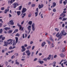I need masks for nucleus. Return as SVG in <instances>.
<instances>
[{
	"label": "nucleus",
	"mask_w": 67,
	"mask_h": 67,
	"mask_svg": "<svg viewBox=\"0 0 67 67\" xmlns=\"http://www.w3.org/2000/svg\"><path fill=\"white\" fill-rule=\"evenodd\" d=\"M13 41V40L9 39L7 40V42H4V44L3 45L4 46L7 47L8 44L10 45L11 43Z\"/></svg>",
	"instance_id": "nucleus-1"
},
{
	"label": "nucleus",
	"mask_w": 67,
	"mask_h": 67,
	"mask_svg": "<svg viewBox=\"0 0 67 67\" xmlns=\"http://www.w3.org/2000/svg\"><path fill=\"white\" fill-rule=\"evenodd\" d=\"M59 34V32H58L57 34L56 35V37H58V38H59V40H60V39H61V38H62V34Z\"/></svg>",
	"instance_id": "nucleus-2"
},
{
	"label": "nucleus",
	"mask_w": 67,
	"mask_h": 67,
	"mask_svg": "<svg viewBox=\"0 0 67 67\" xmlns=\"http://www.w3.org/2000/svg\"><path fill=\"white\" fill-rule=\"evenodd\" d=\"M26 53L27 55V58H29V57H30V55H31V52L30 51V50H28L27 51L25 52Z\"/></svg>",
	"instance_id": "nucleus-3"
},
{
	"label": "nucleus",
	"mask_w": 67,
	"mask_h": 67,
	"mask_svg": "<svg viewBox=\"0 0 67 67\" xmlns=\"http://www.w3.org/2000/svg\"><path fill=\"white\" fill-rule=\"evenodd\" d=\"M17 25L19 27V30H21V31H23V30H24V27H22V26L20 25L19 24V23H17Z\"/></svg>",
	"instance_id": "nucleus-4"
},
{
	"label": "nucleus",
	"mask_w": 67,
	"mask_h": 67,
	"mask_svg": "<svg viewBox=\"0 0 67 67\" xmlns=\"http://www.w3.org/2000/svg\"><path fill=\"white\" fill-rule=\"evenodd\" d=\"M13 5L14 8H15L17 6H19V4L18 3H15Z\"/></svg>",
	"instance_id": "nucleus-5"
},
{
	"label": "nucleus",
	"mask_w": 67,
	"mask_h": 67,
	"mask_svg": "<svg viewBox=\"0 0 67 67\" xmlns=\"http://www.w3.org/2000/svg\"><path fill=\"white\" fill-rule=\"evenodd\" d=\"M35 25V24L34 23H33L32 25V30L33 31H35V27H34V25Z\"/></svg>",
	"instance_id": "nucleus-6"
},
{
	"label": "nucleus",
	"mask_w": 67,
	"mask_h": 67,
	"mask_svg": "<svg viewBox=\"0 0 67 67\" xmlns=\"http://www.w3.org/2000/svg\"><path fill=\"white\" fill-rule=\"evenodd\" d=\"M27 28L29 31V33H30L31 32V25L29 26Z\"/></svg>",
	"instance_id": "nucleus-7"
},
{
	"label": "nucleus",
	"mask_w": 67,
	"mask_h": 67,
	"mask_svg": "<svg viewBox=\"0 0 67 67\" xmlns=\"http://www.w3.org/2000/svg\"><path fill=\"white\" fill-rule=\"evenodd\" d=\"M60 16H62V18H64V17H65V16H66V14H64L63 13H62V14H60Z\"/></svg>",
	"instance_id": "nucleus-8"
},
{
	"label": "nucleus",
	"mask_w": 67,
	"mask_h": 67,
	"mask_svg": "<svg viewBox=\"0 0 67 67\" xmlns=\"http://www.w3.org/2000/svg\"><path fill=\"white\" fill-rule=\"evenodd\" d=\"M43 4H42L41 5V4H39L38 7L39 8V9H41V8H42L43 7Z\"/></svg>",
	"instance_id": "nucleus-9"
},
{
	"label": "nucleus",
	"mask_w": 67,
	"mask_h": 67,
	"mask_svg": "<svg viewBox=\"0 0 67 67\" xmlns=\"http://www.w3.org/2000/svg\"><path fill=\"white\" fill-rule=\"evenodd\" d=\"M9 22L10 23V25H13L14 24V23L13 21V20H11L9 21Z\"/></svg>",
	"instance_id": "nucleus-10"
},
{
	"label": "nucleus",
	"mask_w": 67,
	"mask_h": 67,
	"mask_svg": "<svg viewBox=\"0 0 67 67\" xmlns=\"http://www.w3.org/2000/svg\"><path fill=\"white\" fill-rule=\"evenodd\" d=\"M26 11V9L25 8H24L22 11V13H24Z\"/></svg>",
	"instance_id": "nucleus-11"
},
{
	"label": "nucleus",
	"mask_w": 67,
	"mask_h": 67,
	"mask_svg": "<svg viewBox=\"0 0 67 67\" xmlns=\"http://www.w3.org/2000/svg\"><path fill=\"white\" fill-rule=\"evenodd\" d=\"M9 8H8V10L6 9L5 10L4 13L5 14H7V12H9Z\"/></svg>",
	"instance_id": "nucleus-12"
},
{
	"label": "nucleus",
	"mask_w": 67,
	"mask_h": 67,
	"mask_svg": "<svg viewBox=\"0 0 67 67\" xmlns=\"http://www.w3.org/2000/svg\"><path fill=\"white\" fill-rule=\"evenodd\" d=\"M51 57L52 55H51V54H50L49 56V57L47 58V59H48V60H50V59H51Z\"/></svg>",
	"instance_id": "nucleus-13"
},
{
	"label": "nucleus",
	"mask_w": 67,
	"mask_h": 67,
	"mask_svg": "<svg viewBox=\"0 0 67 67\" xmlns=\"http://www.w3.org/2000/svg\"><path fill=\"white\" fill-rule=\"evenodd\" d=\"M49 40L52 42H53V41H54V40H53V38H52V36L51 35L50 36Z\"/></svg>",
	"instance_id": "nucleus-14"
},
{
	"label": "nucleus",
	"mask_w": 67,
	"mask_h": 67,
	"mask_svg": "<svg viewBox=\"0 0 67 67\" xmlns=\"http://www.w3.org/2000/svg\"><path fill=\"white\" fill-rule=\"evenodd\" d=\"M45 44H46V43L45 42H43L42 43V47H43V46H44V45H45Z\"/></svg>",
	"instance_id": "nucleus-15"
},
{
	"label": "nucleus",
	"mask_w": 67,
	"mask_h": 67,
	"mask_svg": "<svg viewBox=\"0 0 67 67\" xmlns=\"http://www.w3.org/2000/svg\"><path fill=\"white\" fill-rule=\"evenodd\" d=\"M15 39L16 43H18V40L19 38H18V37H15Z\"/></svg>",
	"instance_id": "nucleus-16"
},
{
	"label": "nucleus",
	"mask_w": 67,
	"mask_h": 67,
	"mask_svg": "<svg viewBox=\"0 0 67 67\" xmlns=\"http://www.w3.org/2000/svg\"><path fill=\"white\" fill-rule=\"evenodd\" d=\"M61 57H63L64 58V57L65 56V55L64 54H63V53H62L61 54H60V55Z\"/></svg>",
	"instance_id": "nucleus-17"
},
{
	"label": "nucleus",
	"mask_w": 67,
	"mask_h": 67,
	"mask_svg": "<svg viewBox=\"0 0 67 67\" xmlns=\"http://www.w3.org/2000/svg\"><path fill=\"white\" fill-rule=\"evenodd\" d=\"M17 13L18 15H20L21 14V11H18L17 12Z\"/></svg>",
	"instance_id": "nucleus-18"
},
{
	"label": "nucleus",
	"mask_w": 67,
	"mask_h": 67,
	"mask_svg": "<svg viewBox=\"0 0 67 67\" xmlns=\"http://www.w3.org/2000/svg\"><path fill=\"white\" fill-rule=\"evenodd\" d=\"M4 29L6 30V31H7V30H10V28L8 27H6L4 28Z\"/></svg>",
	"instance_id": "nucleus-19"
},
{
	"label": "nucleus",
	"mask_w": 67,
	"mask_h": 67,
	"mask_svg": "<svg viewBox=\"0 0 67 67\" xmlns=\"http://www.w3.org/2000/svg\"><path fill=\"white\" fill-rule=\"evenodd\" d=\"M32 22H33L32 21H29L28 24L29 25H32Z\"/></svg>",
	"instance_id": "nucleus-20"
},
{
	"label": "nucleus",
	"mask_w": 67,
	"mask_h": 67,
	"mask_svg": "<svg viewBox=\"0 0 67 67\" xmlns=\"http://www.w3.org/2000/svg\"><path fill=\"white\" fill-rule=\"evenodd\" d=\"M67 0H65V1L63 2V3L64 4V5H65L67 3Z\"/></svg>",
	"instance_id": "nucleus-21"
},
{
	"label": "nucleus",
	"mask_w": 67,
	"mask_h": 67,
	"mask_svg": "<svg viewBox=\"0 0 67 67\" xmlns=\"http://www.w3.org/2000/svg\"><path fill=\"white\" fill-rule=\"evenodd\" d=\"M12 32V30H9V31H8V34H10V33H11Z\"/></svg>",
	"instance_id": "nucleus-22"
},
{
	"label": "nucleus",
	"mask_w": 67,
	"mask_h": 67,
	"mask_svg": "<svg viewBox=\"0 0 67 67\" xmlns=\"http://www.w3.org/2000/svg\"><path fill=\"white\" fill-rule=\"evenodd\" d=\"M56 5V3H55V2H53V7H55Z\"/></svg>",
	"instance_id": "nucleus-23"
},
{
	"label": "nucleus",
	"mask_w": 67,
	"mask_h": 67,
	"mask_svg": "<svg viewBox=\"0 0 67 67\" xmlns=\"http://www.w3.org/2000/svg\"><path fill=\"white\" fill-rule=\"evenodd\" d=\"M35 16L36 17L37 15H38V12H36L35 13Z\"/></svg>",
	"instance_id": "nucleus-24"
},
{
	"label": "nucleus",
	"mask_w": 67,
	"mask_h": 67,
	"mask_svg": "<svg viewBox=\"0 0 67 67\" xmlns=\"http://www.w3.org/2000/svg\"><path fill=\"white\" fill-rule=\"evenodd\" d=\"M15 36H18V37H19V36H20V34L19 33H17L16 34Z\"/></svg>",
	"instance_id": "nucleus-25"
},
{
	"label": "nucleus",
	"mask_w": 67,
	"mask_h": 67,
	"mask_svg": "<svg viewBox=\"0 0 67 67\" xmlns=\"http://www.w3.org/2000/svg\"><path fill=\"white\" fill-rule=\"evenodd\" d=\"M67 20V18H63L62 21H66Z\"/></svg>",
	"instance_id": "nucleus-26"
},
{
	"label": "nucleus",
	"mask_w": 67,
	"mask_h": 67,
	"mask_svg": "<svg viewBox=\"0 0 67 67\" xmlns=\"http://www.w3.org/2000/svg\"><path fill=\"white\" fill-rule=\"evenodd\" d=\"M39 62L40 64H43V63L44 62L43 61H39Z\"/></svg>",
	"instance_id": "nucleus-27"
},
{
	"label": "nucleus",
	"mask_w": 67,
	"mask_h": 67,
	"mask_svg": "<svg viewBox=\"0 0 67 67\" xmlns=\"http://www.w3.org/2000/svg\"><path fill=\"white\" fill-rule=\"evenodd\" d=\"M25 50H26V48H25L24 49H22L21 50V52H24V51H25Z\"/></svg>",
	"instance_id": "nucleus-28"
},
{
	"label": "nucleus",
	"mask_w": 67,
	"mask_h": 67,
	"mask_svg": "<svg viewBox=\"0 0 67 67\" xmlns=\"http://www.w3.org/2000/svg\"><path fill=\"white\" fill-rule=\"evenodd\" d=\"M22 6L21 5L20 6H19V10H21V9H22Z\"/></svg>",
	"instance_id": "nucleus-29"
},
{
	"label": "nucleus",
	"mask_w": 67,
	"mask_h": 67,
	"mask_svg": "<svg viewBox=\"0 0 67 67\" xmlns=\"http://www.w3.org/2000/svg\"><path fill=\"white\" fill-rule=\"evenodd\" d=\"M62 34H64V33H65V30H62Z\"/></svg>",
	"instance_id": "nucleus-30"
},
{
	"label": "nucleus",
	"mask_w": 67,
	"mask_h": 67,
	"mask_svg": "<svg viewBox=\"0 0 67 67\" xmlns=\"http://www.w3.org/2000/svg\"><path fill=\"white\" fill-rule=\"evenodd\" d=\"M43 60H44V61H46V62H47V59L46 58H44L43 59Z\"/></svg>",
	"instance_id": "nucleus-31"
},
{
	"label": "nucleus",
	"mask_w": 67,
	"mask_h": 67,
	"mask_svg": "<svg viewBox=\"0 0 67 67\" xmlns=\"http://www.w3.org/2000/svg\"><path fill=\"white\" fill-rule=\"evenodd\" d=\"M3 31V30L2 29H0V33L1 34L2 33V31Z\"/></svg>",
	"instance_id": "nucleus-32"
},
{
	"label": "nucleus",
	"mask_w": 67,
	"mask_h": 67,
	"mask_svg": "<svg viewBox=\"0 0 67 67\" xmlns=\"http://www.w3.org/2000/svg\"><path fill=\"white\" fill-rule=\"evenodd\" d=\"M48 44L49 45H50L51 44V41H49V40H47V41Z\"/></svg>",
	"instance_id": "nucleus-33"
},
{
	"label": "nucleus",
	"mask_w": 67,
	"mask_h": 67,
	"mask_svg": "<svg viewBox=\"0 0 67 67\" xmlns=\"http://www.w3.org/2000/svg\"><path fill=\"white\" fill-rule=\"evenodd\" d=\"M55 30H56V31H57V32H58L59 31V29H58L57 28H55Z\"/></svg>",
	"instance_id": "nucleus-34"
},
{
	"label": "nucleus",
	"mask_w": 67,
	"mask_h": 67,
	"mask_svg": "<svg viewBox=\"0 0 67 67\" xmlns=\"http://www.w3.org/2000/svg\"><path fill=\"white\" fill-rule=\"evenodd\" d=\"M34 52H32L31 53V56L32 57L33 56V54H34Z\"/></svg>",
	"instance_id": "nucleus-35"
},
{
	"label": "nucleus",
	"mask_w": 67,
	"mask_h": 67,
	"mask_svg": "<svg viewBox=\"0 0 67 67\" xmlns=\"http://www.w3.org/2000/svg\"><path fill=\"white\" fill-rule=\"evenodd\" d=\"M31 47V46H29L26 48V49H30Z\"/></svg>",
	"instance_id": "nucleus-36"
},
{
	"label": "nucleus",
	"mask_w": 67,
	"mask_h": 67,
	"mask_svg": "<svg viewBox=\"0 0 67 67\" xmlns=\"http://www.w3.org/2000/svg\"><path fill=\"white\" fill-rule=\"evenodd\" d=\"M15 64H16V65H19V62H16Z\"/></svg>",
	"instance_id": "nucleus-37"
},
{
	"label": "nucleus",
	"mask_w": 67,
	"mask_h": 67,
	"mask_svg": "<svg viewBox=\"0 0 67 67\" xmlns=\"http://www.w3.org/2000/svg\"><path fill=\"white\" fill-rule=\"evenodd\" d=\"M31 15H32V14L30 13L29 14V15H28V17H29V18H30V17Z\"/></svg>",
	"instance_id": "nucleus-38"
},
{
	"label": "nucleus",
	"mask_w": 67,
	"mask_h": 67,
	"mask_svg": "<svg viewBox=\"0 0 67 67\" xmlns=\"http://www.w3.org/2000/svg\"><path fill=\"white\" fill-rule=\"evenodd\" d=\"M63 1V0H60V1L59 2L60 4H62V1Z\"/></svg>",
	"instance_id": "nucleus-39"
},
{
	"label": "nucleus",
	"mask_w": 67,
	"mask_h": 67,
	"mask_svg": "<svg viewBox=\"0 0 67 67\" xmlns=\"http://www.w3.org/2000/svg\"><path fill=\"white\" fill-rule=\"evenodd\" d=\"M67 34V33L64 32V34H63V35L64 36H65Z\"/></svg>",
	"instance_id": "nucleus-40"
},
{
	"label": "nucleus",
	"mask_w": 67,
	"mask_h": 67,
	"mask_svg": "<svg viewBox=\"0 0 67 67\" xmlns=\"http://www.w3.org/2000/svg\"><path fill=\"white\" fill-rule=\"evenodd\" d=\"M56 62H55V61H54V62H53V63L52 64L56 65Z\"/></svg>",
	"instance_id": "nucleus-41"
},
{
	"label": "nucleus",
	"mask_w": 67,
	"mask_h": 67,
	"mask_svg": "<svg viewBox=\"0 0 67 67\" xmlns=\"http://www.w3.org/2000/svg\"><path fill=\"white\" fill-rule=\"evenodd\" d=\"M53 11L54 12H55L56 11V9L54 8L53 9Z\"/></svg>",
	"instance_id": "nucleus-42"
},
{
	"label": "nucleus",
	"mask_w": 67,
	"mask_h": 67,
	"mask_svg": "<svg viewBox=\"0 0 67 67\" xmlns=\"http://www.w3.org/2000/svg\"><path fill=\"white\" fill-rule=\"evenodd\" d=\"M15 58V56H14V55H13V56L12 57L11 59H13V58Z\"/></svg>",
	"instance_id": "nucleus-43"
},
{
	"label": "nucleus",
	"mask_w": 67,
	"mask_h": 67,
	"mask_svg": "<svg viewBox=\"0 0 67 67\" xmlns=\"http://www.w3.org/2000/svg\"><path fill=\"white\" fill-rule=\"evenodd\" d=\"M5 38L4 37H2V40L3 41V40H4V39H5Z\"/></svg>",
	"instance_id": "nucleus-44"
},
{
	"label": "nucleus",
	"mask_w": 67,
	"mask_h": 67,
	"mask_svg": "<svg viewBox=\"0 0 67 67\" xmlns=\"http://www.w3.org/2000/svg\"><path fill=\"white\" fill-rule=\"evenodd\" d=\"M34 48H35V46H32V50H33V49H34Z\"/></svg>",
	"instance_id": "nucleus-45"
},
{
	"label": "nucleus",
	"mask_w": 67,
	"mask_h": 67,
	"mask_svg": "<svg viewBox=\"0 0 67 67\" xmlns=\"http://www.w3.org/2000/svg\"><path fill=\"white\" fill-rule=\"evenodd\" d=\"M18 29H16L14 31L15 33H16L17 32H18Z\"/></svg>",
	"instance_id": "nucleus-46"
},
{
	"label": "nucleus",
	"mask_w": 67,
	"mask_h": 67,
	"mask_svg": "<svg viewBox=\"0 0 67 67\" xmlns=\"http://www.w3.org/2000/svg\"><path fill=\"white\" fill-rule=\"evenodd\" d=\"M14 55H15V56L16 57H17V56H18V53L15 54H14Z\"/></svg>",
	"instance_id": "nucleus-47"
},
{
	"label": "nucleus",
	"mask_w": 67,
	"mask_h": 67,
	"mask_svg": "<svg viewBox=\"0 0 67 67\" xmlns=\"http://www.w3.org/2000/svg\"><path fill=\"white\" fill-rule=\"evenodd\" d=\"M1 10H4V7H2L1 8Z\"/></svg>",
	"instance_id": "nucleus-48"
},
{
	"label": "nucleus",
	"mask_w": 67,
	"mask_h": 67,
	"mask_svg": "<svg viewBox=\"0 0 67 67\" xmlns=\"http://www.w3.org/2000/svg\"><path fill=\"white\" fill-rule=\"evenodd\" d=\"M65 48H63V49L62 51V52H65Z\"/></svg>",
	"instance_id": "nucleus-49"
},
{
	"label": "nucleus",
	"mask_w": 67,
	"mask_h": 67,
	"mask_svg": "<svg viewBox=\"0 0 67 67\" xmlns=\"http://www.w3.org/2000/svg\"><path fill=\"white\" fill-rule=\"evenodd\" d=\"M16 44V42H14L13 44V46H14V45H15Z\"/></svg>",
	"instance_id": "nucleus-50"
},
{
	"label": "nucleus",
	"mask_w": 67,
	"mask_h": 67,
	"mask_svg": "<svg viewBox=\"0 0 67 67\" xmlns=\"http://www.w3.org/2000/svg\"><path fill=\"white\" fill-rule=\"evenodd\" d=\"M37 60V58H35L34 59V61H36V60Z\"/></svg>",
	"instance_id": "nucleus-51"
},
{
	"label": "nucleus",
	"mask_w": 67,
	"mask_h": 67,
	"mask_svg": "<svg viewBox=\"0 0 67 67\" xmlns=\"http://www.w3.org/2000/svg\"><path fill=\"white\" fill-rule=\"evenodd\" d=\"M31 5L32 7H34L35 6V4H32Z\"/></svg>",
	"instance_id": "nucleus-52"
},
{
	"label": "nucleus",
	"mask_w": 67,
	"mask_h": 67,
	"mask_svg": "<svg viewBox=\"0 0 67 67\" xmlns=\"http://www.w3.org/2000/svg\"><path fill=\"white\" fill-rule=\"evenodd\" d=\"M4 52V50L3 49L2 51V53H3Z\"/></svg>",
	"instance_id": "nucleus-53"
},
{
	"label": "nucleus",
	"mask_w": 67,
	"mask_h": 67,
	"mask_svg": "<svg viewBox=\"0 0 67 67\" xmlns=\"http://www.w3.org/2000/svg\"><path fill=\"white\" fill-rule=\"evenodd\" d=\"M21 48L22 49H24V48H24V46H23L21 47Z\"/></svg>",
	"instance_id": "nucleus-54"
},
{
	"label": "nucleus",
	"mask_w": 67,
	"mask_h": 67,
	"mask_svg": "<svg viewBox=\"0 0 67 67\" xmlns=\"http://www.w3.org/2000/svg\"><path fill=\"white\" fill-rule=\"evenodd\" d=\"M27 35L26 34H25V38H26V37H27Z\"/></svg>",
	"instance_id": "nucleus-55"
},
{
	"label": "nucleus",
	"mask_w": 67,
	"mask_h": 67,
	"mask_svg": "<svg viewBox=\"0 0 67 67\" xmlns=\"http://www.w3.org/2000/svg\"><path fill=\"white\" fill-rule=\"evenodd\" d=\"M9 49H12V46H10L9 47Z\"/></svg>",
	"instance_id": "nucleus-56"
},
{
	"label": "nucleus",
	"mask_w": 67,
	"mask_h": 67,
	"mask_svg": "<svg viewBox=\"0 0 67 67\" xmlns=\"http://www.w3.org/2000/svg\"><path fill=\"white\" fill-rule=\"evenodd\" d=\"M33 43V41H31L30 42V44H32Z\"/></svg>",
	"instance_id": "nucleus-57"
},
{
	"label": "nucleus",
	"mask_w": 67,
	"mask_h": 67,
	"mask_svg": "<svg viewBox=\"0 0 67 67\" xmlns=\"http://www.w3.org/2000/svg\"><path fill=\"white\" fill-rule=\"evenodd\" d=\"M64 26H65V24H62V27H64Z\"/></svg>",
	"instance_id": "nucleus-58"
},
{
	"label": "nucleus",
	"mask_w": 67,
	"mask_h": 67,
	"mask_svg": "<svg viewBox=\"0 0 67 67\" xmlns=\"http://www.w3.org/2000/svg\"><path fill=\"white\" fill-rule=\"evenodd\" d=\"M53 67H56V64H52Z\"/></svg>",
	"instance_id": "nucleus-59"
},
{
	"label": "nucleus",
	"mask_w": 67,
	"mask_h": 67,
	"mask_svg": "<svg viewBox=\"0 0 67 67\" xmlns=\"http://www.w3.org/2000/svg\"><path fill=\"white\" fill-rule=\"evenodd\" d=\"M9 18H10L12 16V15H11V14H9Z\"/></svg>",
	"instance_id": "nucleus-60"
},
{
	"label": "nucleus",
	"mask_w": 67,
	"mask_h": 67,
	"mask_svg": "<svg viewBox=\"0 0 67 67\" xmlns=\"http://www.w3.org/2000/svg\"><path fill=\"white\" fill-rule=\"evenodd\" d=\"M57 55H55L54 56V58H56V57H57Z\"/></svg>",
	"instance_id": "nucleus-61"
},
{
	"label": "nucleus",
	"mask_w": 67,
	"mask_h": 67,
	"mask_svg": "<svg viewBox=\"0 0 67 67\" xmlns=\"http://www.w3.org/2000/svg\"><path fill=\"white\" fill-rule=\"evenodd\" d=\"M67 63V61H66L65 62H64V64H66Z\"/></svg>",
	"instance_id": "nucleus-62"
},
{
	"label": "nucleus",
	"mask_w": 67,
	"mask_h": 67,
	"mask_svg": "<svg viewBox=\"0 0 67 67\" xmlns=\"http://www.w3.org/2000/svg\"><path fill=\"white\" fill-rule=\"evenodd\" d=\"M61 66H62V67H65V66H64V65H63V63H62L61 64Z\"/></svg>",
	"instance_id": "nucleus-63"
},
{
	"label": "nucleus",
	"mask_w": 67,
	"mask_h": 67,
	"mask_svg": "<svg viewBox=\"0 0 67 67\" xmlns=\"http://www.w3.org/2000/svg\"><path fill=\"white\" fill-rule=\"evenodd\" d=\"M13 1H12V0H11L10 1V3H12V2H13Z\"/></svg>",
	"instance_id": "nucleus-64"
}]
</instances>
